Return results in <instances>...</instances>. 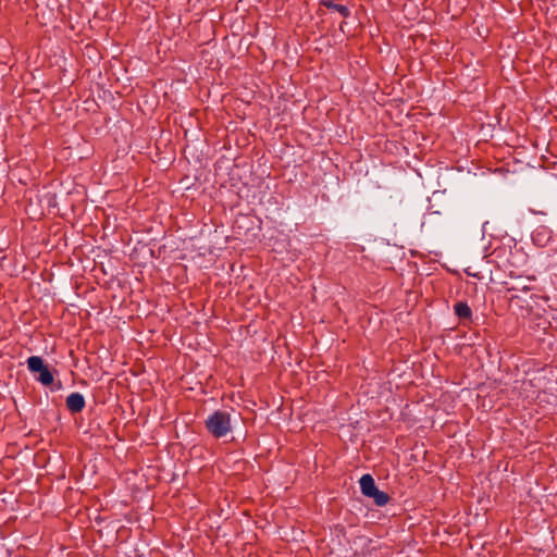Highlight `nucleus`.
<instances>
[{
  "instance_id": "obj_1",
  "label": "nucleus",
  "mask_w": 557,
  "mask_h": 557,
  "mask_svg": "<svg viewBox=\"0 0 557 557\" xmlns=\"http://www.w3.org/2000/svg\"><path fill=\"white\" fill-rule=\"evenodd\" d=\"M207 431L214 438H222L232 432L231 414L227 411L215 410L205 421Z\"/></svg>"
},
{
  "instance_id": "obj_2",
  "label": "nucleus",
  "mask_w": 557,
  "mask_h": 557,
  "mask_svg": "<svg viewBox=\"0 0 557 557\" xmlns=\"http://www.w3.org/2000/svg\"><path fill=\"white\" fill-rule=\"evenodd\" d=\"M508 301L511 307L518 308L520 310L529 311L531 309V302L533 300V294H531V288L529 286H511L507 288Z\"/></svg>"
},
{
  "instance_id": "obj_3",
  "label": "nucleus",
  "mask_w": 557,
  "mask_h": 557,
  "mask_svg": "<svg viewBox=\"0 0 557 557\" xmlns=\"http://www.w3.org/2000/svg\"><path fill=\"white\" fill-rule=\"evenodd\" d=\"M28 370L38 373L37 380L44 385L49 386L53 383V374L45 364L44 359L39 356H32L27 359Z\"/></svg>"
},
{
  "instance_id": "obj_4",
  "label": "nucleus",
  "mask_w": 557,
  "mask_h": 557,
  "mask_svg": "<svg viewBox=\"0 0 557 557\" xmlns=\"http://www.w3.org/2000/svg\"><path fill=\"white\" fill-rule=\"evenodd\" d=\"M66 408L72 413H79L84 410L86 406V401L84 396L81 393H72L65 399Z\"/></svg>"
},
{
  "instance_id": "obj_5",
  "label": "nucleus",
  "mask_w": 557,
  "mask_h": 557,
  "mask_svg": "<svg viewBox=\"0 0 557 557\" xmlns=\"http://www.w3.org/2000/svg\"><path fill=\"white\" fill-rule=\"evenodd\" d=\"M359 483L361 493L367 497H370L377 490L375 481L371 474H363Z\"/></svg>"
},
{
  "instance_id": "obj_6",
  "label": "nucleus",
  "mask_w": 557,
  "mask_h": 557,
  "mask_svg": "<svg viewBox=\"0 0 557 557\" xmlns=\"http://www.w3.org/2000/svg\"><path fill=\"white\" fill-rule=\"evenodd\" d=\"M454 312L460 320H471L472 310L466 301H458L454 305Z\"/></svg>"
},
{
  "instance_id": "obj_7",
  "label": "nucleus",
  "mask_w": 557,
  "mask_h": 557,
  "mask_svg": "<svg viewBox=\"0 0 557 557\" xmlns=\"http://www.w3.org/2000/svg\"><path fill=\"white\" fill-rule=\"evenodd\" d=\"M320 4L327 9L337 11L345 18L350 16L349 8L344 4H337L332 0H321Z\"/></svg>"
},
{
  "instance_id": "obj_8",
  "label": "nucleus",
  "mask_w": 557,
  "mask_h": 557,
  "mask_svg": "<svg viewBox=\"0 0 557 557\" xmlns=\"http://www.w3.org/2000/svg\"><path fill=\"white\" fill-rule=\"evenodd\" d=\"M370 498H373L374 504L380 507L385 506L391 499L386 492L380 491L379 488L370 496Z\"/></svg>"
},
{
  "instance_id": "obj_9",
  "label": "nucleus",
  "mask_w": 557,
  "mask_h": 557,
  "mask_svg": "<svg viewBox=\"0 0 557 557\" xmlns=\"http://www.w3.org/2000/svg\"><path fill=\"white\" fill-rule=\"evenodd\" d=\"M530 211L533 212L534 214H542V215L546 214V211L541 210V209H537V210L530 209Z\"/></svg>"
}]
</instances>
